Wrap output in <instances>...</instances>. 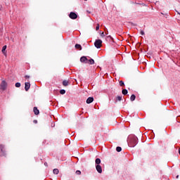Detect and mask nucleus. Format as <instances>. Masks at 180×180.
<instances>
[{"mask_svg": "<svg viewBox=\"0 0 180 180\" xmlns=\"http://www.w3.org/2000/svg\"><path fill=\"white\" fill-rule=\"evenodd\" d=\"M120 86H124V82L123 81L120 82Z\"/></svg>", "mask_w": 180, "mask_h": 180, "instance_id": "nucleus-22", "label": "nucleus"}, {"mask_svg": "<svg viewBox=\"0 0 180 180\" xmlns=\"http://www.w3.org/2000/svg\"><path fill=\"white\" fill-rule=\"evenodd\" d=\"M178 178H179V175L176 176V179H178Z\"/></svg>", "mask_w": 180, "mask_h": 180, "instance_id": "nucleus-33", "label": "nucleus"}, {"mask_svg": "<svg viewBox=\"0 0 180 180\" xmlns=\"http://www.w3.org/2000/svg\"><path fill=\"white\" fill-rule=\"evenodd\" d=\"M75 49H77V50H82V46H81L80 44H77L75 45Z\"/></svg>", "mask_w": 180, "mask_h": 180, "instance_id": "nucleus-12", "label": "nucleus"}, {"mask_svg": "<svg viewBox=\"0 0 180 180\" xmlns=\"http://www.w3.org/2000/svg\"><path fill=\"white\" fill-rule=\"evenodd\" d=\"M177 14L180 15V13L179 11H176Z\"/></svg>", "mask_w": 180, "mask_h": 180, "instance_id": "nucleus-31", "label": "nucleus"}, {"mask_svg": "<svg viewBox=\"0 0 180 180\" xmlns=\"http://www.w3.org/2000/svg\"><path fill=\"white\" fill-rule=\"evenodd\" d=\"M140 34H141V36H144L145 34L144 31L141 30Z\"/></svg>", "mask_w": 180, "mask_h": 180, "instance_id": "nucleus-25", "label": "nucleus"}, {"mask_svg": "<svg viewBox=\"0 0 180 180\" xmlns=\"http://www.w3.org/2000/svg\"><path fill=\"white\" fill-rule=\"evenodd\" d=\"M116 151H117V153H120V151H122V147L117 146L116 148Z\"/></svg>", "mask_w": 180, "mask_h": 180, "instance_id": "nucleus-19", "label": "nucleus"}, {"mask_svg": "<svg viewBox=\"0 0 180 180\" xmlns=\"http://www.w3.org/2000/svg\"><path fill=\"white\" fill-rule=\"evenodd\" d=\"M96 30H99V24H97V26L96 27Z\"/></svg>", "mask_w": 180, "mask_h": 180, "instance_id": "nucleus-26", "label": "nucleus"}, {"mask_svg": "<svg viewBox=\"0 0 180 180\" xmlns=\"http://www.w3.org/2000/svg\"><path fill=\"white\" fill-rule=\"evenodd\" d=\"M130 101L133 102L134 101H136V95L132 94L130 97Z\"/></svg>", "mask_w": 180, "mask_h": 180, "instance_id": "nucleus-13", "label": "nucleus"}, {"mask_svg": "<svg viewBox=\"0 0 180 180\" xmlns=\"http://www.w3.org/2000/svg\"><path fill=\"white\" fill-rule=\"evenodd\" d=\"M69 18H70V19H77V18H78V15H77V13H75V12H70V13L69 14Z\"/></svg>", "mask_w": 180, "mask_h": 180, "instance_id": "nucleus-5", "label": "nucleus"}, {"mask_svg": "<svg viewBox=\"0 0 180 180\" xmlns=\"http://www.w3.org/2000/svg\"><path fill=\"white\" fill-rule=\"evenodd\" d=\"M84 1H88V0H84Z\"/></svg>", "mask_w": 180, "mask_h": 180, "instance_id": "nucleus-36", "label": "nucleus"}, {"mask_svg": "<svg viewBox=\"0 0 180 180\" xmlns=\"http://www.w3.org/2000/svg\"><path fill=\"white\" fill-rule=\"evenodd\" d=\"M96 169L98 174H102V166L100 165H96Z\"/></svg>", "mask_w": 180, "mask_h": 180, "instance_id": "nucleus-6", "label": "nucleus"}, {"mask_svg": "<svg viewBox=\"0 0 180 180\" xmlns=\"http://www.w3.org/2000/svg\"><path fill=\"white\" fill-rule=\"evenodd\" d=\"M34 123H35V124L37 123V120H34Z\"/></svg>", "mask_w": 180, "mask_h": 180, "instance_id": "nucleus-29", "label": "nucleus"}, {"mask_svg": "<svg viewBox=\"0 0 180 180\" xmlns=\"http://www.w3.org/2000/svg\"><path fill=\"white\" fill-rule=\"evenodd\" d=\"M51 127H53V124H52Z\"/></svg>", "mask_w": 180, "mask_h": 180, "instance_id": "nucleus-35", "label": "nucleus"}, {"mask_svg": "<svg viewBox=\"0 0 180 180\" xmlns=\"http://www.w3.org/2000/svg\"><path fill=\"white\" fill-rule=\"evenodd\" d=\"M86 103L89 104V103H92L94 102V97H89L86 99Z\"/></svg>", "mask_w": 180, "mask_h": 180, "instance_id": "nucleus-9", "label": "nucleus"}, {"mask_svg": "<svg viewBox=\"0 0 180 180\" xmlns=\"http://www.w3.org/2000/svg\"><path fill=\"white\" fill-rule=\"evenodd\" d=\"M63 85L64 86H68V81L64 80V81L63 82Z\"/></svg>", "mask_w": 180, "mask_h": 180, "instance_id": "nucleus-15", "label": "nucleus"}, {"mask_svg": "<svg viewBox=\"0 0 180 180\" xmlns=\"http://www.w3.org/2000/svg\"><path fill=\"white\" fill-rule=\"evenodd\" d=\"M25 91H29V89H30V82H25Z\"/></svg>", "mask_w": 180, "mask_h": 180, "instance_id": "nucleus-8", "label": "nucleus"}, {"mask_svg": "<svg viewBox=\"0 0 180 180\" xmlns=\"http://www.w3.org/2000/svg\"><path fill=\"white\" fill-rule=\"evenodd\" d=\"M179 155H180V149L179 150Z\"/></svg>", "mask_w": 180, "mask_h": 180, "instance_id": "nucleus-34", "label": "nucleus"}, {"mask_svg": "<svg viewBox=\"0 0 180 180\" xmlns=\"http://www.w3.org/2000/svg\"><path fill=\"white\" fill-rule=\"evenodd\" d=\"M95 162L96 165H99V164H101V160L99 158H96Z\"/></svg>", "mask_w": 180, "mask_h": 180, "instance_id": "nucleus-16", "label": "nucleus"}, {"mask_svg": "<svg viewBox=\"0 0 180 180\" xmlns=\"http://www.w3.org/2000/svg\"><path fill=\"white\" fill-rule=\"evenodd\" d=\"M76 174L77 175H81V171L79 170L76 171Z\"/></svg>", "mask_w": 180, "mask_h": 180, "instance_id": "nucleus-24", "label": "nucleus"}, {"mask_svg": "<svg viewBox=\"0 0 180 180\" xmlns=\"http://www.w3.org/2000/svg\"><path fill=\"white\" fill-rule=\"evenodd\" d=\"M94 46L96 49H101L102 47V40L96 39L94 42Z\"/></svg>", "mask_w": 180, "mask_h": 180, "instance_id": "nucleus-4", "label": "nucleus"}, {"mask_svg": "<svg viewBox=\"0 0 180 180\" xmlns=\"http://www.w3.org/2000/svg\"><path fill=\"white\" fill-rule=\"evenodd\" d=\"M117 101H122V96H118L117 97Z\"/></svg>", "mask_w": 180, "mask_h": 180, "instance_id": "nucleus-23", "label": "nucleus"}, {"mask_svg": "<svg viewBox=\"0 0 180 180\" xmlns=\"http://www.w3.org/2000/svg\"><path fill=\"white\" fill-rule=\"evenodd\" d=\"M6 154L5 151V146L2 144L0 145V157H4Z\"/></svg>", "mask_w": 180, "mask_h": 180, "instance_id": "nucleus-3", "label": "nucleus"}, {"mask_svg": "<svg viewBox=\"0 0 180 180\" xmlns=\"http://www.w3.org/2000/svg\"><path fill=\"white\" fill-rule=\"evenodd\" d=\"M25 78H26V79H27V78H30V76H28V75H25Z\"/></svg>", "mask_w": 180, "mask_h": 180, "instance_id": "nucleus-28", "label": "nucleus"}, {"mask_svg": "<svg viewBox=\"0 0 180 180\" xmlns=\"http://www.w3.org/2000/svg\"><path fill=\"white\" fill-rule=\"evenodd\" d=\"M87 64H91V65H93V64H95V60H94V59H90V60H88L87 59Z\"/></svg>", "mask_w": 180, "mask_h": 180, "instance_id": "nucleus-11", "label": "nucleus"}, {"mask_svg": "<svg viewBox=\"0 0 180 180\" xmlns=\"http://www.w3.org/2000/svg\"><path fill=\"white\" fill-rule=\"evenodd\" d=\"M137 143H139V139H137V136L130 135L128 137V145L129 147H136V146H137Z\"/></svg>", "mask_w": 180, "mask_h": 180, "instance_id": "nucleus-1", "label": "nucleus"}, {"mask_svg": "<svg viewBox=\"0 0 180 180\" xmlns=\"http://www.w3.org/2000/svg\"><path fill=\"white\" fill-rule=\"evenodd\" d=\"M6 88H8V83L5 80H2L0 84V89L1 91H6Z\"/></svg>", "mask_w": 180, "mask_h": 180, "instance_id": "nucleus-2", "label": "nucleus"}, {"mask_svg": "<svg viewBox=\"0 0 180 180\" xmlns=\"http://www.w3.org/2000/svg\"><path fill=\"white\" fill-rule=\"evenodd\" d=\"M81 63H84L85 64H88V58L86 56H82L80 58Z\"/></svg>", "mask_w": 180, "mask_h": 180, "instance_id": "nucleus-7", "label": "nucleus"}, {"mask_svg": "<svg viewBox=\"0 0 180 180\" xmlns=\"http://www.w3.org/2000/svg\"><path fill=\"white\" fill-rule=\"evenodd\" d=\"M15 86L16 88H20V83L17 82V83H15Z\"/></svg>", "mask_w": 180, "mask_h": 180, "instance_id": "nucleus-20", "label": "nucleus"}, {"mask_svg": "<svg viewBox=\"0 0 180 180\" xmlns=\"http://www.w3.org/2000/svg\"><path fill=\"white\" fill-rule=\"evenodd\" d=\"M60 94L61 95H64V94H65V90L61 89V90L60 91Z\"/></svg>", "mask_w": 180, "mask_h": 180, "instance_id": "nucleus-21", "label": "nucleus"}, {"mask_svg": "<svg viewBox=\"0 0 180 180\" xmlns=\"http://www.w3.org/2000/svg\"><path fill=\"white\" fill-rule=\"evenodd\" d=\"M44 165H45L46 167H47V162H45V163H44Z\"/></svg>", "mask_w": 180, "mask_h": 180, "instance_id": "nucleus-30", "label": "nucleus"}, {"mask_svg": "<svg viewBox=\"0 0 180 180\" xmlns=\"http://www.w3.org/2000/svg\"><path fill=\"white\" fill-rule=\"evenodd\" d=\"M6 50V45L4 46L3 48H2V53L3 54H5V51Z\"/></svg>", "mask_w": 180, "mask_h": 180, "instance_id": "nucleus-17", "label": "nucleus"}, {"mask_svg": "<svg viewBox=\"0 0 180 180\" xmlns=\"http://www.w3.org/2000/svg\"><path fill=\"white\" fill-rule=\"evenodd\" d=\"M101 37H105V33H104V32H102V33L101 34Z\"/></svg>", "mask_w": 180, "mask_h": 180, "instance_id": "nucleus-27", "label": "nucleus"}, {"mask_svg": "<svg viewBox=\"0 0 180 180\" xmlns=\"http://www.w3.org/2000/svg\"><path fill=\"white\" fill-rule=\"evenodd\" d=\"M53 174H55V175H58V172H60V171L58 170V169H54L53 170Z\"/></svg>", "mask_w": 180, "mask_h": 180, "instance_id": "nucleus-14", "label": "nucleus"}, {"mask_svg": "<svg viewBox=\"0 0 180 180\" xmlns=\"http://www.w3.org/2000/svg\"><path fill=\"white\" fill-rule=\"evenodd\" d=\"M127 94H128L127 89H122V94L123 95H127Z\"/></svg>", "mask_w": 180, "mask_h": 180, "instance_id": "nucleus-18", "label": "nucleus"}, {"mask_svg": "<svg viewBox=\"0 0 180 180\" xmlns=\"http://www.w3.org/2000/svg\"><path fill=\"white\" fill-rule=\"evenodd\" d=\"M108 38H109L110 37V39H112V37H110V36H108V37H107Z\"/></svg>", "mask_w": 180, "mask_h": 180, "instance_id": "nucleus-32", "label": "nucleus"}, {"mask_svg": "<svg viewBox=\"0 0 180 180\" xmlns=\"http://www.w3.org/2000/svg\"><path fill=\"white\" fill-rule=\"evenodd\" d=\"M34 115H39V113H40V111H39V109H37V107L34 108Z\"/></svg>", "mask_w": 180, "mask_h": 180, "instance_id": "nucleus-10", "label": "nucleus"}]
</instances>
